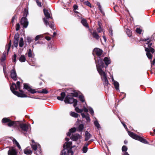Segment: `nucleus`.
I'll return each mask as SVG.
<instances>
[{
	"mask_svg": "<svg viewBox=\"0 0 155 155\" xmlns=\"http://www.w3.org/2000/svg\"><path fill=\"white\" fill-rule=\"evenodd\" d=\"M141 30L139 28H137L136 30L137 32L139 34H141Z\"/></svg>",
	"mask_w": 155,
	"mask_h": 155,
	"instance_id": "obj_50",
	"label": "nucleus"
},
{
	"mask_svg": "<svg viewBox=\"0 0 155 155\" xmlns=\"http://www.w3.org/2000/svg\"><path fill=\"white\" fill-rule=\"evenodd\" d=\"M26 40L29 43H30L31 41V38L29 37H27Z\"/></svg>",
	"mask_w": 155,
	"mask_h": 155,
	"instance_id": "obj_49",
	"label": "nucleus"
},
{
	"mask_svg": "<svg viewBox=\"0 0 155 155\" xmlns=\"http://www.w3.org/2000/svg\"><path fill=\"white\" fill-rule=\"evenodd\" d=\"M84 125L83 124H81L79 125L78 127V130L80 131H82L83 129Z\"/></svg>",
	"mask_w": 155,
	"mask_h": 155,
	"instance_id": "obj_37",
	"label": "nucleus"
},
{
	"mask_svg": "<svg viewBox=\"0 0 155 155\" xmlns=\"http://www.w3.org/2000/svg\"><path fill=\"white\" fill-rule=\"evenodd\" d=\"M94 59L95 58H94ZM95 60L97 71L101 75V78L104 81L105 86H106L109 84V82L107 79V74L102 69V68H103L104 66L103 61L100 58H99V59H98L97 62L96 60Z\"/></svg>",
	"mask_w": 155,
	"mask_h": 155,
	"instance_id": "obj_1",
	"label": "nucleus"
},
{
	"mask_svg": "<svg viewBox=\"0 0 155 155\" xmlns=\"http://www.w3.org/2000/svg\"><path fill=\"white\" fill-rule=\"evenodd\" d=\"M81 23L84 26L87 27H88L87 21L85 19H82L81 21Z\"/></svg>",
	"mask_w": 155,
	"mask_h": 155,
	"instance_id": "obj_32",
	"label": "nucleus"
},
{
	"mask_svg": "<svg viewBox=\"0 0 155 155\" xmlns=\"http://www.w3.org/2000/svg\"><path fill=\"white\" fill-rule=\"evenodd\" d=\"M42 36L41 35H38L36 36L35 38V41L38 40L40 37Z\"/></svg>",
	"mask_w": 155,
	"mask_h": 155,
	"instance_id": "obj_46",
	"label": "nucleus"
},
{
	"mask_svg": "<svg viewBox=\"0 0 155 155\" xmlns=\"http://www.w3.org/2000/svg\"><path fill=\"white\" fill-rule=\"evenodd\" d=\"M90 143L89 142H88L84 144L82 148V151L83 153H85L87 152L88 150L87 146L90 144Z\"/></svg>",
	"mask_w": 155,
	"mask_h": 155,
	"instance_id": "obj_20",
	"label": "nucleus"
},
{
	"mask_svg": "<svg viewBox=\"0 0 155 155\" xmlns=\"http://www.w3.org/2000/svg\"><path fill=\"white\" fill-rule=\"evenodd\" d=\"M12 45V42L11 41H10L9 43H8V45H7L5 47V50H7V53H6V52H5V51L4 53V54L5 55L6 54H8V52L9 51V49L10 48V47L11 46V45Z\"/></svg>",
	"mask_w": 155,
	"mask_h": 155,
	"instance_id": "obj_21",
	"label": "nucleus"
},
{
	"mask_svg": "<svg viewBox=\"0 0 155 155\" xmlns=\"http://www.w3.org/2000/svg\"><path fill=\"white\" fill-rule=\"evenodd\" d=\"M97 31L99 33L103 32V34H104V30L102 29L100 26L99 28H97Z\"/></svg>",
	"mask_w": 155,
	"mask_h": 155,
	"instance_id": "obj_44",
	"label": "nucleus"
},
{
	"mask_svg": "<svg viewBox=\"0 0 155 155\" xmlns=\"http://www.w3.org/2000/svg\"><path fill=\"white\" fill-rule=\"evenodd\" d=\"M87 108L89 109L90 113L92 115H93L94 114V111L93 109L90 107H87Z\"/></svg>",
	"mask_w": 155,
	"mask_h": 155,
	"instance_id": "obj_39",
	"label": "nucleus"
},
{
	"mask_svg": "<svg viewBox=\"0 0 155 155\" xmlns=\"http://www.w3.org/2000/svg\"><path fill=\"white\" fill-rule=\"evenodd\" d=\"M77 100L76 99H75V100L74 101V102H73V103H74L73 105L74 107H75L77 105Z\"/></svg>",
	"mask_w": 155,
	"mask_h": 155,
	"instance_id": "obj_54",
	"label": "nucleus"
},
{
	"mask_svg": "<svg viewBox=\"0 0 155 155\" xmlns=\"http://www.w3.org/2000/svg\"><path fill=\"white\" fill-rule=\"evenodd\" d=\"M8 123V125L9 127H11L12 126L14 127L17 126L18 125V124H19V122L18 121H11L10 120V121Z\"/></svg>",
	"mask_w": 155,
	"mask_h": 155,
	"instance_id": "obj_18",
	"label": "nucleus"
},
{
	"mask_svg": "<svg viewBox=\"0 0 155 155\" xmlns=\"http://www.w3.org/2000/svg\"><path fill=\"white\" fill-rule=\"evenodd\" d=\"M38 93L46 94L48 93V91L46 89H43L41 91L38 92Z\"/></svg>",
	"mask_w": 155,
	"mask_h": 155,
	"instance_id": "obj_43",
	"label": "nucleus"
},
{
	"mask_svg": "<svg viewBox=\"0 0 155 155\" xmlns=\"http://www.w3.org/2000/svg\"><path fill=\"white\" fill-rule=\"evenodd\" d=\"M16 57H17L16 55L15 54H14V55H13V58H14L13 61L15 62H16Z\"/></svg>",
	"mask_w": 155,
	"mask_h": 155,
	"instance_id": "obj_52",
	"label": "nucleus"
},
{
	"mask_svg": "<svg viewBox=\"0 0 155 155\" xmlns=\"http://www.w3.org/2000/svg\"><path fill=\"white\" fill-rule=\"evenodd\" d=\"M93 52L94 54H95L98 56L99 57L102 54L103 51L99 48H96L94 49Z\"/></svg>",
	"mask_w": 155,
	"mask_h": 155,
	"instance_id": "obj_13",
	"label": "nucleus"
},
{
	"mask_svg": "<svg viewBox=\"0 0 155 155\" xmlns=\"http://www.w3.org/2000/svg\"><path fill=\"white\" fill-rule=\"evenodd\" d=\"M28 56L29 58H32L33 57L32 51L31 49H29V50L28 52Z\"/></svg>",
	"mask_w": 155,
	"mask_h": 155,
	"instance_id": "obj_40",
	"label": "nucleus"
},
{
	"mask_svg": "<svg viewBox=\"0 0 155 155\" xmlns=\"http://www.w3.org/2000/svg\"><path fill=\"white\" fill-rule=\"evenodd\" d=\"M43 11H44L45 15L47 19H48V18H51V17L50 16V13L48 12V10H47L46 9H44L43 10Z\"/></svg>",
	"mask_w": 155,
	"mask_h": 155,
	"instance_id": "obj_24",
	"label": "nucleus"
},
{
	"mask_svg": "<svg viewBox=\"0 0 155 155\" xmlns=\"http://www.w3.org/2000/svg\"><path fill=\"white\" fill-rule=\"evenodd\" d=\"M79 98L80 100L82 101L83 103H84V99L83 96L82 95H79Z\"/></svg>",
	"mask_w": 155,
	"mask_h": 155,
	"instance_id": "obj_42",
	"label": "nucleus"
},
{
	"mask_svg": "<svg viewBox=\"0 0 155 155\" xmlns=\"http://www.w3.org/2000/svg\"><path fill=\"white\" fill-rule=\"evenodd\" d=\"M92 35L93 37L97 39H98L100 38V36L95 31H94L92 33Z\"/></svg>",
	"mask_w": 155,
	"mask_h": 155,
	"instance_id": "obj_27",
	"label": "nucleus"
},
{
	"mask_svg": "<svg viewBox=\"0 0 155 155\" xmlns=\"http://www.w3.org/2000/svg\"><path fill=\"white\" fill-rule=\"evenodd\" d=\"M128 133L129 135L133 138L138 140L145 144H147L148 143V142L146 139H143V137L137 135L134 133L129 131H128Z\"/></svg>",
	"mask_w": 155,
	"mask_h": 155,
	"instance_id": "obj_5",
	"label": "nucleus"
},
{
	"mask_svg": "<svg viewBox=\"0 0 155 155\" xmlns=\"http://www.w3.org/2000/svg\"><path fill=\"white\" fill-rule=\"evenodd\" d=\"M63 148L64 149L62 151L61 155H68V152L71 153V155H73L74 153L71 149L69 150L68 151L66 149L65 144H64Z\"/></svg>",
	"mask_w": 155,
	"mask_h": 155,
	"instance_id": "obj_9",
	"label": "nucleus"
},
{
	"mask_svg": "<svg viewBox=\"0 0 155 155\" xmlns=\"http://www.w3.org/2000/svg\"><path fill=\"white\" fill-rule=\"evenodd\" d=\"M114 84L116 90L117 91H119V83L116 81H114Z\"/></svg>",
	"mask_w": 155,
	"mask_h": 155,
	"instance_id": "obj_25",
	"label": "nucleus"
},
{
	"mask_svg": "<svg viewBox=\"0 0 155 155\" xmlns=\"http://www.w3.org/2000/svg\"><path fill=\"white\" fill-rule=\"evenodd\" d=\"M19 125L20 128L22 131L24 132V133L25 134V132H27L28 131L30 128V124H21L19 122L18 125Z\"/></svg>",
	"mask_w": 155,
	"mask_h": 155,
	"instance_id": "obj_7",
	"label": "nucleus"
},
{
	"mask_svg": "<svg viewBox=\"0 0 155 155\" xmlns=\"http://www.w3.org/2000/svg\"><path fill=\"white\" fill-rule=\"evenodd\" d=\"M75 99H74L72 97L68 96L66 97L64 100L65 103L72 104L74 102Z\"/></svg>",
	"mask_w": 155,
	"mask_h": 155,
	"instance_id": "obj_10",
	"label": "nucleus"
},
{
	"mask_svg": "<svg viewBox=\"0 0 155 155\" xmlns=\"http://www.w3.org/2000/svg\"><path fill=\"white\" fill-rule=\"evenodd\" d=\"M19 35L18 34L15 35L14 38V45L15 47L17 48L18 42Z\"/></svg>",
	"mask_w": 155,
	"mask_h": 155,
	"instance_id": "obj_11",
	"label": "nucleus"
},
{
	"mask_svg": "<svg viewBox=\"0 0 155 155\" xmlns=\"http://www.w3.org/2000/svg\"><path fill=\"white\" fill-rule=\"evenodd\" d=\"M16 30L17 31H18L19 29V28H20V25H19V24L18 23V24H17L16 25Z\"/></svg>",
	"mask_w": 155,
	"mask_h": 155,
	"instance_id": "obj_48",
	"label": "nucleus"
},
{
	"mask_svg": "<svg viewBox=\"0 0 155 155\" xmlns=\"http://www.w3.org/2000/svg\"><path fill=\"white\" fill-rule=\"evenodd\" d=\"M36 2L38 6L40 7L41 6V3L39 2L38 0H36Z\"/></svg>",
	"mask_w": 155,
	"mask_h": 155,
	"instance_id": "obj_51",
	"label": "nucleus"
},
{
	"mask_svg": "<svg viewBox=\"0 0 155 155\" xmlns=\"http://www.w3.org/2000/svg\"><path fill=\"white\" fill-rule=\"evenodd\" d=\"M94 124L95 126L97 127V128L99 130L101 128V127L98 122L97 120H95L94 121Z\"/></svg>",
	"mask_w": 155,
	"mask_h": 155,
	"instance_id": "obj_33",
	"label": "nucleus"
},
{
	"mask_svg": "<svg viewBox=\"0 0 155 155\" xmlns=\"http://www.w3.org/2000/svg\"><path fill=\"white\" fill-rule=\"evenodd\" d=\"M24 45L23 39V38H21L19 42V46L21 47H22Z\"/></svg>",
	"mask_w": 155,
	"mask_h": 155,
	"instance_id": "obj_34",
	"label": "nucleus"
},
{
	"mask_svg": "<svg viewBox=\"0 0 155 155\" xmlns=\"http://www.w3.org/2000/svg\"><path fill=\"white\" fill-rule=\"evenodd\" d=\"M155 63V58L153 59L152 61H151V67H152L153 65H154V64Z\"/></svg>",
	"mask_w": 155,
	"mask_h": 155,
	"instance_id": "obj_53",
	"label": "nucleus"
},
{
	"mask_svg": "<svg viewBox=\"0 0 155 155\" xmlns=\"http://www.w3.org/2000/svg\"><path fill=\"white\" fill-rule=\"evenodd\" d=\"M9 121H10V120L8 118H3L2 120V122L4 123L8 122Z\"/></svg>",
	"mask_w": 155,
	"mask_h": 155,
	"instance_id": "obj_36",
	"label": "nucleus"
},
{
	"mask_svg": "<svg viewBox=\"0 0 155 155\" xmlns=\"http://www.w3.org/2000/svg\"><path fill=\"white\" fill-rule=\"evenodd\" d=\"M91 137V135L87 131L85 132L84 134V141H87L89 140Z\"/></svg>",
	"mask_w": 155,
	"mask_h": 155,
	"instance_id": "obj_19",
	"label": "nucleus"
},
{
	"mask_svg": "<svg viewBox=\"0 0 155 155\" xmlns=\"http://www.w3.org/2000/svg\"><path fill=\"white\" fill-rule=\"evenodd\" d=\"M24 152L26 154L31 155L32 153V151L28 148H27L24 150Z\"/></svg>",
	"mask_w": 155,
	"mask_h": 155,
	"instance_id": "obj_22",
	"label": "nucleus"
},
{
	"mask_svg": "<svg viewBox=\"0 0 155 155\" xmlns=\"http://www.w3.org/2000/svg\"><path fill=\"white\" fill-rule=\"evenodd\" d=\"M98 8H99V9L100 12H101V13L103 15H104V12L102 11L101 7H98Z\"/></svg>",
	"mask_w": 155,
	"mask_h": 155,
	"instance_id": "obj_55",
	"label": "nucleus"
},
{
	"mask_svg": "<svg viewBox=\"0 0 155 155\" xmlns=\"http://www.w3.org/2000/svg\"><path fill=\"white\" fill-rule=\"evenodd\" d=\"M97 5L98 6V7H101V5H100V4L99 2H97Z\"/></svg>",
	"mask_w": 155,
	"mask_h": 155,
	"instance_id": "obj_64",
	"label": "nucleus"
},
{
	"mask_svg": "<svg viewBox=\"0 0 155 155\" xmlns=\"http://www.w3.org/2000/svg\"><path fill=\"white\" fill-rule=\"evenodd\" d=\"M13 142L14 143H15V144H16L17 146L18 147V148L20 149H21V147L18 143L16 141V140L15 139H14L13 140Z\"/></svg>",
	"mask_w": 155,
	"mask_h": 155,
	"instance_id": "obj_35",
	"label": "nucleus"
},
{
	"mask_svg": "<svg viewBox=\"0 0 155 155\" xmlns=\"http://www.w3.org/2000/svg\"><path fill=\"white\" fill-rule=\"evenodd\" d=\"M24 15H25L24 16H27V15L28 14V11H27L26 10H25V11H24Z\"/></svg>",
	"mask_w": 155,
	"mask_h": 155,
	"instance_id": "obj_57",
	"label": "nucleus"
},
{
	"mask_svg": "<svg viewBox=\"0 0 155 155\" xmlns=\"http://www.w3.org/2000/svg\"><path fill=\"white\" fill-rule=\"evenodd\" d=\"M109 33L110 35L112 36L113 35V31L112 29H110Z\"/></svg>",
	"mask_w": 155,
	"mask_h": 155,
	"instance_id": "obj_58",
	"label": "nucleus"
},
{
	"mask_svg": "<svg viewBox=\"0 0 155 155\" xmlns=\"http://www.w3.org/2000/svg\"><path fill=\"white\" fill-rule=\"evenodd\" d=\"M70 114L71 116L75 118H78V114L74 112H70Z\"/></svg>",
	"mask_w": 155,
	"mask_h": 155,
	"instance_id": "obj_30",
	"label": "nucleus"
},
{
	"mask_svg": "<svg viewBox=\"0 0 155 155\" xmlns=\"http://www.w3.org/2000/svg\"><path fill=\"white\" fill-rule=\"evenodd\" d=\"M73 8H74V10H76L78 8V6L77 5H74L73 6Z\"/></svg>",
	"mask_w": 155,
	"mask_h": 155,
	"instance_id": "obj_56",
	"label": "nucleus"
},
{
	"mask_svg": "<svg viewBox=\"0 0 155 155\" xmlns=\"http://www.w3.org/2000/svg\"><path fill=\"white\" fill-rule=\"evenodd\" d=\"M84 4L86 5H87L91 7V3L88 2V1H86L84 2Z\"/></svg>",
	"mask_w": 155,
	"mask_h": 155,
	"instance_id": "obj_47",
	"label": "nucleus"
},
{
	"mask_svg": "<svg viewBox=\"0 0 155 155\" xmlns=\"http://www.w3.org/2000/svg\"><path fill=\"white\" fill-rule=\"evenodd\" d=\"M76 130V129L75 128H73L70 130L69 132H68L67 134L68 136H70L71 133L75 132Z\"/></svg>",
	"mask_w": 155,
	"mask_h": 155,
	"instance_id": "obj_29",
	"label": "nucleus"
},
{
	"mask_svg": "<svg viewBox=\"0 0 155 155\" xmlns=\"http://www.w3.org/2000/svg\"><path fill=\"white\" fill-rule=\"evenodd\" d=\"M17 74L15 69H13L11 71V77L14 81L17 80Z\"/></svg>",
	"mask_w": 155,
	"mask_h": 155,
	"instance_id": "obj_16",
	"label": "nucleus"
},
{
	"mask_svg": "<svg viewBox=\"0 0 155 155\" xmlns=\"http://www.w3.org/2000/svg\"><path fill=\"white\" fill-rule=\"evenodd\" d=\"M124 155H130L127 152H125L124 153Z\"/></svg>",
	"mask_w": 155,
	"mask_h": 155,
	"instance_id": "obj_63",
	"label": "nucleus"
},
{
	"mask_svg": "<svg viewBox=\"0 0 155 155\" xmlns=\"http://www.w3.org/2000/svg\"><path fill=\"white\" fill-rule=\"evenodd\" d=\"M10 88L12 92L18 97H27L26 95L23 93L22 91L20 89V81L17 82V85L15 83H13L10 86Z\"/></svg>",
	"mask_w": 155,
	"mask_h": 155,
	"instance_id": "obj_2",
	"label": "nucleus"
},
{
	"mask_svg": "<svg viewBox=\"0 0 155 155\" xmlns=\"http://www.w3.org/2000/svg\"><path fill=\"white\" fill-rule=\"evenodd\" d=\"M8 155H17L15 149L13 147H11L8 151Z\"/></svg>",
	"mask_w": 155,
	"mask_h": 155,
	"instance_id": "obj_14",
	"label": "nucleus"
},
{
	"mask_svg": "<svg viewBox=\"0 0 155 155\" xmlns=\"http://www.w3.org/2000/svg\"><path fill=\"white\" fill-rule=\"evenodd\" d=\"M126 32L129 36L130 37L132 35V34L131 31L130 29H127L126 30Z\"/></svg>",
	"mask_w": 155,
	"mask_h": 155,
	"instance_id": "obj_38",
	"label": "nucleus"
},
{
	"mask_svg": "<svg viewBox=\"0 0 155 155\" xmlns=\"http://www.w3.org/2000/svg\"><path fill=\"white\" fill-rule=\"evenodd\" d=\"M84 104H83V109H80L78 107H76L75 108V110L78 113H81L82 117L83 118H85L87 122H90V119L89 117V115L88 113H87L85 115L82 112L84 111V112L87 113L88 111V109L87 108V105L85 102Z\"/></svg>",
	"mask_w": 155,
	"mask_h": 155,
	"instance_id": "obj_3",
	"label": "nucleus"
},
{
	"mask_svg": "<svg viewBox=\"0 0 155 155\" xmlns=\"http://www.w3.org/2000/svg\"><path fill=\"white\" fill-rule=\"evenodd\" d=\"M148 47L149 48H145V51L147 52L146 55L149 59H151L152 57V54L150 53V52H151L152 54H153L154 51L155 50L154 49L151 47V46L152 45V43H149L148 44Z\"/></svg>",
	"mask_w": 155,
	"mask_h": 155,
	"instance_id": "obj_6",
	"label": "nucleus"
},
{
	"mask_svg": "<svg viewBox=\"0 0 155 155\" xmlns=\"http://www.w3.org/2000/svg\"><path fill=\"white\" fill-rule=\"evenodd\" d=\"M24 88L27 90L31 93L34 94L36 92L35 90L31 88L27 84H24Z\"/></svg>",
	"mask_w": 155,
	"mask_h": 155,
	"instance_id": "obj_12",
	"label": "nucleus"
},
{
	"mask_svg": "<svg viewBox=\"0 0 155 155\" xmlns=\"http://www.w3.org/2000/svg\"><path fill=\"white\" fill-rule=\"evenodd\" d=\"M46 39L47 40H51V38L50 37H46Z\"/></svg>",
	"mask_w": 155,
	"mask_h": 155,
	"instance_id": "obj_61",
	"label": "nucleus"
},
{
	"mask_svg": "<svg viewBox=\"0 0 155 155\" xmlns=\"http://www.w3.org/2000/svg\"><path fill=\"white\" fill-rule=\"evenodd\" d=\"M123 126H124V128L125 129H127L126 126V125L123 122H121Z\"/></svg>",
	"mask_w": 155,
	"mask_h": 155,
	"instance_id": "obj_60",
	"label": "nucleus"
},
{
	"mask_svg": "<svg viewBox=\"0 0 155 155\" xmlns=\"http://www.w3.org/2000/svg\"><path fill=\"white\" fill-rule=\"evenodd\" d=\"M26 58L24 55H22L19 58V60L20 62H24L26 61Z\"/></svg>",
	"mask_w": 155,
	"mask_h": 155,
	"instance_id": "obj_31",
	"label": "nucleus"
},
{
	"mask_svg": "<svg viewBox=\"0 0 155 155\" xmlns=\"http://www.w3.org/2000/svg\"><path fill=\"white\" fill-rule=\"evenodd\" d=\"M127 150V148L126 146H123L122 148L123 151H126Z\"/></svg>",
	"mask_w": 155,
	"mask_h": 155,
	"instance_id": "obj_45",
	"label": "nucleus"
},
{
	"mask_svg": "<svg viewBox=\"0 0 155 155\" xmlns=\"http://www.w3.org/2000/svg\"><path fill=\"white\" fill-rule=\"evenodd\" d=\"M5 57H2L1 59V61H4L5 60Z\"/></svg>",
	"mask_w": 155,
	"mask_h": 155,
	"instance_id": "obj_62",
	"label": "nucleus"
},
{
	"mask_svg": "<svg viewBox=\"0 0 155 155\" xmlns=\"http://www.w3.org/2000/svg\"><path fill=\"white\" fill-rule=\"evenodd\" d=\"M31 146L32 149L35 151V153L37 155H42L41 148L39 144L35 142L34 140H31Z\"/></svg>",
	"mask_w": 155,
	"mask_h": 155,
	"instance_id": "obj_4",
	"label": "nucleus"
},
{
	"mask_svg": "<svg viewBox=\"0 0 155 155\" xmlns=\"http://www.w3.org/2000/svg\"><path fill=\"white\" fill-rule=\"evenodd\" d=\"M21 24L24 27L26 28L28 26V22L27 18L25 17H22L21 20Z\"/></svg>",
	"mask_w": 155,
	"mask_h": 155,
	"instance_id": "obj_8",
	"label": "nucleus"
},
{
	"mask_svg": "<svg viewBox=\"0 0 155 155\" xmlns=\"http://www.w3.org/2000/svg\"><path fill=\"white\" fill-rule=\"evenodd\" d=\"M147 41V42L146 43V44H148L151 41V40L149 38L147 37L146 38H144L143 40V41Z\"/></svg>",
	"mask_w": 155,
	"mask_h": 155,
	"instance_id": "obj_41",
	"label": "nucleus"
},
{
	"mask_svg": "<svg viewBox=\"0 0 155 155\" xmlns=\"http://www.w3.org/2000/svg\"><path fill=\"white\" fill-rule=\"evenodd\" d=\"M64 144H65L66 149L67 150V148L71 147L72 144V142L71 141L67 142Z\"/></svg>",
	"mask_w": 155,
	"mask_h": 155,
	"instance_id": "obj_28",
	"label": "nucleus"
},
{
	"mask_svg": "<svg viewBox=\"0 0 155 155\" xmlns=\"http://www.w3.org/2000/svg\"><path fill=\"white\" fill-rule=\"evenodd\" d=\"M104 61L105 63L107 66L110 63V60L107 57L104 58Z\"/></svg>",
	"mask_w": 155,
	"mask_h": 155,
	"instance_id": "obj_26",
	"label": "nucleus"
},
{
	"mask_svg": "<svg viewBox=\"0 0 155 155\" xmlns=\"http://www.w3.org/2000/svg\"><path fill=\"white\" fill-rule=\"evenodd\" d=\"M61 97L58 96L57 97V99L59 100L62 101L65 97V94L64 92H62L61 93Z\"/></svg>",
	"mask_w": 155,
	"mask_h": 155,
	"instance_id": "obj_23",
	"label": "nucleus"
},
{
	"mask_svg": "<svg viewBox=\"0 0 155 155\" xmlns=\"http://www.w3.org/2000/svg\"><path fill=\"white\" fill-rule=\"evenodd\" d=\"M44 22L45 24L47 26L48 25H49V27L53 29H54V23L53 22H50L49 23L47 20L45 18H44L43 19Z\"/></svg>",
	"mask_w": 155,
	"mask_h": 155,
	"instance_id": "obj_15",
	"label": "nucleus"
},
{
	"mask_svg": "<svg viewBox=\"0 0 155 155\" xmlns=\"http://www.w3.org/2000/svg\"><path fill=\"white\" fill-rule=\"evenodd\" d=\"M17 18V17H16V15H15L14 16H13L12 18V22H14L15 19V18Z\"/></svg>",
	"mask_w": 155,
	"mask_h": 155,
	"instance_id": "obj_59",
	"label": "nucleus"
},
{
	"mask_svg": "<svg viewBox=\"0 0 155 155\" xmlns=\"http://www.w3.org/2000/svg\"><path fill=\"white\" fill-rule=\"evenodd\" d=\"M82 138L81 136L78 134H76L74 135H72L71 137V139L73 141H76L78 139H81Z\"/></svg>",
	"mask_w": 155,
	"mask_h": 155,
	"instance_id": "obj_17",
	"label": "nucleus"
}]
</instances>
